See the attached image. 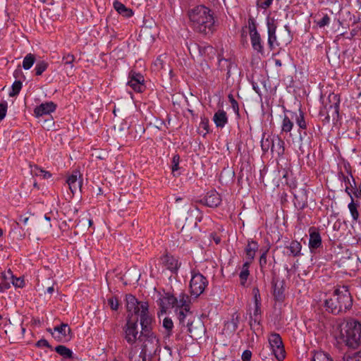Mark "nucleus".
Segmentation results:
<instances>
[{"mask_svg":"<svg viewBox=\"0 0 361 361\" xmlns=\"http://www.w3.org/2000/svg\"><path fill=\"white\" fill-rule=\"evenodd\" d=\"M189 18L194 30L204 35H209L215 30V21L212 11L200 5L189 11Z\"/></svg>","mask_w":361,"mask_h":361,"instance_id":"nucleus-1","label":"nucleus"},{"mask_svg":"<svg viewBox=\"0 0 361 361\" xmlns=\"http://www.w3.org/2000/svg\"><path fill=\"white\" fill-rule=\"evenodd\" d=\"M352 305L353 298L348 287L345 286L335 289L333 295L324 301L326 310L334 314L345 312Z\"/></svg>","mask_w":361,"mask_h":361,"instance_id":"nucleus-2","label":"nucleus"},{"mask_svg":"<svg viewBox=\"0 0 361 361\" xmlns=\"http://www.w3.org/2000/svg\"><path fill=\"white\" fill-rule=\"evenodd\" d=\"M339 339L351 349L357 348L361 344V323L350 319L340 326Z\"/></svg>","mask_w":361,"mask_h":361,"instance_id":"nucleus-3","label":"nucleus"},{"mask_svg":"<svg viewBox=\"0 0 361 361\" xmlns=\"http://www.w3.org/2000/svg\"><path fill=\"white\" fill-rule=\"evenodd\" d=\"M207 285L208 281L202 274L197 270H192L191 271L190 289L192 295L197 298L203 293Z\"/></svg>","mask_w":361,"mask_h":361,"instance_id":"nucleus-4","label":"nucleus"},{"mask_svg":"<svg viewBox=\"0 0 361 361\" xmlns=\"http://www.w3.org/2000/svg\"><path fill=\"white\" fill-rule=\"evenodd\" d=\"M268 348L277 360H283L286 357V352L282 339L279 334L273 333L269 336Z\"/></svg>","mask_w":361,"mask_h":361,"instance_id":"nucleus-5","label":"nucleus"},{"mask_svg":"<svg viewBox=\"0 0 361 361\" xmlns=\"http://www.w3.org/2000/svg\"><path fill=\"white\" fill-rule=\"evenodd\" d=\"M139 339L142 342L141 350L149 353L150 355H155L157 351L159 350V340L153 333L148 335H140Z\"/></svg>","mask_w":361,"mask_h":361,"instance_id":"nucleus-6","label":"nucleus"},{"mask_svg":"<svg viewBox=\"0 0 361 361\" xmlns=\"http://www.w3.org/2000/svg\"><path fill=\"white\" fill-rule=\"evenodd\" d=\"M141 312L138 314L140 317V325L142 331L140 335H148L152 332V318L149 314V305L146 302H142L140 304Z\"/></svg>","mask_w":361,"mask_h":361,"instance_id":"nucleus-7","label":"nucleus"},{"mask_svg":"<svg viewBox=\"0 0 361 361\" xmlns=\"http://www.w3.org/2000/svg\"><path fill=\"white\" fill-rule=\"evenodd\" d=\"M137 323V318L133 320L131 319V317H130L128 319L126 324L124 327V338L126 341L130 345L135 343L137 338L139 339V337H137L138 330Z\"/></svg>","mask_w":361,"mask_h":361,"instance_id":"nucleus-8","label":"nucleus"},{"mask_svg":"<svg viewBox=\"0 0 361 361\" xmlns=\"http://www.w3.org/2000/svg\"><path fill=\"white\" fill-rule=\"evenodd\" d=\"M128 85L137 92H142L145 89L143 75L134 71L129 73Z\"/></svg>","mask_w":361,"mask_h":361,"instance_id":"nucleus-9","label":"nucleus"},{"mask_svg":"<svg viewBox=\"0 0 361 361\" xmlns=\"http://www.w3.org/2000/svg\"><path fill=\"white\" fill-rule=\"evenodd\" d=\"M48 331L59 341L66 339L68 336L69 338H71V329L67 324L62 323L60 326H55L54 328V332L51 329H49Z\"/></svg>","mask_w":361,"mask_h":361,"instance_id":"nucleus-10","label":"nucleus"},{"mask_svg":"<svg viewBox=\"0 0 361 361\" xmlns=\"http://www.w3.org/2000/svg\"><path fill=\"white\" fill-rule=\"evenodd\" d=\"M126 309L128 312V317L130 318L133 317V314H138L141 312L140 304L142 302H138V300L135 298L133 295H126Z\"/></svg>","mask_w":361,"mask_h":361,"instance_id":"nucleus-11","label":"nucleus"},{"mask_svg":"<svg viewBox=\"0 0 361 361\" xmlns=\"http://www.w3.org/2000/svg\"><path fill=\"white\" fill-rule=\"evenodd\" d=\"M202 203L209 207H216L221 202L220 195L215 190H211L207 193L204 198L201 200Z\"/></svg>","mask_w":361,"mask_h":361,"instance_id":"nucleus-12","label":"nucleus"},{"mask_svg":"<svg viewBox=\"0 0 361 361\" xmlns=\"http://www.w3.org/2000/svg\"><path fill=\"white\" fill-rule=\"evenodd\" d=\"M177 302L178 298L170 294H166L165 296L157 301L161 313H166L167 309L174 307Z\"/></svg>","mask_w":361,"mask_h":361,"instance_id":"nucleus-13","label":"nucleus"},{"mask_svg":"<svg viewBox=\"0 0 361 361\" xmlns=\"http://www.w3.org/2000/svg\"><path fill=\"white\" fill-rule=\"evenodd\" d=\"M80 177L78 171H73L72 174L67 178L66 183L69 186L71 192L74 194L77 190H80L82 187V180H79L78 177Z\"/></svg>","mask_w":361,"mask_h":361,"instance_id":"nucleus-14","label":"nucleus"},{"mask_svg":"<svg viewBox=\"0 0 361 361\" xmlns=\"http://www.w3.org/2000/svg\"><path fill=\"white\" fill-rule=\"evenodd\" d=\"M56 108V105L53 102H45L37 106L35 109L34 113L37 117H39L54 112Z\"/></svg>","mask_w":361,"mask_h":361,"instance_id":"nucleus-15","label":"nucleus"},{"mask_svg":"<svg viewBox=\"0 0 361 361\" xmlns=\"http://www.w3.org/2000/svg\"><path fill=\"white\" fill-rule=\"evenodd\" d=\"M310 232V240L309 247L311 250H316L322 245V238L321 235L316 230L315 228L311 227L309 230Z\"/></svg>","mask_w":361,"mask_h":361,"instance_id":"nucleus-16","label":"nucleus"},{"mask_svg":"<svg viewBox=\"0 0 361 361\" xmlns=\"http://www.w3.org/2000/svg\"><path fill=\"white\" fill-rule=\"evenodd\" d=\"M219 68L221 71H226V78L228 79L231 76L232 70H235L237 66L231 59L220 58V56H219Z\"/></svg>","mask_w":361,"mask_h":361,"instance_id":"nucleus-17","label":"nucleus"},{"mask_svg":"<svg viewBox=\"0 0 361 361\" xmlns=\"http://www.w3.org/2000/svg\"><path fill=\"white\" fill-rule=\"evenodd\" d=\"M176 312L179 320V324L182 326H188V331L190 332V326L192 325V322L190 319L186 322L187 317L191 314L189 312V308L176 309Z\"/></svg>","mask_w":361,"mask_h":361,"instance_id":"nucleus-18","label":"nucleus"},{"mask_svg":"<svg viewBox=\"0 0 361 361\" xmlns=\"http://www.w3.org/2000/svg\"><path fill=\"white\" fill-rule=\"evenodd\" d=\"M161 262L167 269L172 272H176L180 267L178 259L173 256L166 255L161 258Z\"/></svg>","mask_w":361,"mask_h":361,"instance_id":"nucleus-19","label":"nucleus"},{"mask_svg":"<svg viewBox=\"0 0 361 361\" xmlns=\"http://www.w3.org/2000/svg\"><path fill=\"white\" fill-rule=\"evenodd\" d=\"M273 295L274 298L277 301H283L284 299V282L283 281L273 280Z\"/></svg>","mask_w":361,"mask_h":361,"instance_id":"nucleus-20","label":"nucleus"},{"mask_svg":"<svg viewBox=\"0 0 361 361\" xmlns=\"http://www.w3.org/2000/svg\"><path fill=\"white\" fill-rule=\"evenodd\" d=\"M251 44L255 51L261 56H264L265 52L264 49L263 41L259 34L250 36Z\"/></svg>","mask_w":361,"mask_h":361,"instance_id":"nucleus-21","label":"nucleus"},{"mask_svg":"<svg viewBox=\"0 0 361 361\" xmlns=\"http://www.w3.org/2000/svg\"><path fill=\"white\" fill-rule=\"evenodd\" d=\"M259 248V245L257 242L255 241H249L246 248H245V253H246V262L251 263L253 259H255V253L257 251Z\"/></svg>","mask_w":361,"mask_h":361,"instance_id":"nucleus-22","label":"nucleus"},{"mask_svg":"<svg viewBox=\"0 0 361 361\" xmlns=\"http://www.w3.org/2000/svg\"><path fill=\"white\" fill-rule=\"evenodd\" d=\"M213 121L217 127L223 128L228 122L226 113L224 110L217 111L214 115Z\"/></svg>","mask_w":361,"mask_h":361,"instance_id":"nucleus-23","label":"nucleus"},{"mask_svg":"<svg viewBox=\"0 0 361 361\" xmlns=\"http://www.w3.org/2000/svg\"><path fill=\"white\" fill-rule=\"evenodd\" d=\"M114 7L119 14L125 17H130L133 13L130 8H127L123 4L117 1L114 3Z\"/></svg>","mask_w":361,"mask_h":361,"instance_id":"nucleus-24","label":"nucleus"},{"mask_svg":"<svg viewBox=\"0 0 361 361\" xmlns=\"http://www.w3.org/2000/svg\"><path fill=\"white\" fill-rule=\"evenodd\" d=\"M8 275L2 274L1 279L0 281V293L4 292L6 290L11 287V280L13 279V276L11 271L8 272Z\"/></svg>","mask_w":361,"mask_h":361,"instance_id":"nucleus-25","label":"nucleus"},{"mask_svg":"<svg viewBox=\"0 0 361 361\" xmlns=\"http://www.w3.org/2000/svg\"><path fill=\"white\" fill-rule=\"evenodd\" d=\"M287 248L289 250L290 255L293 257H298L302 255V245L297 240L291 241V243H290L289 246L287 247Z\"/></svg>","mask_w":361,"mask_h":361,"instance_id":"nucleus-26","label":"nucleus"},{"mask_svg":"<svg viewBox=\"0 0 361 361\" xmlns=\"http://www.w3.org/2000/svg\"><path fill=\"white\" fill-rule=\"evenodd\" d=\"M162 326L165 330L164 331V338H169L172 335L173 329V322L172 319L169 317H165L163 320Z\"/></svg>","mask_w":361,"mask_h":361,"instance_id":"nucleus-27","label":"nucleus"},{"mask_svg":"<svg viewBox=\"0 0 361 361\" xmlns=\"http://www.w3.org/2000/svg\"><path fill=\"white\" fill-rule=\"evenodd\" d=\"M251 263H249V262H245L243 264V267H242V270L239 274V277H240V284L243 286H245V283L247 281V279L250 275V271H249V267H250V264Z\"/></svg>","mask_w":361,"mask_h":361,"instance_id":"nucleus-28","label":"nucleus"},{"mask_svg":"<svg viewBox=\"0 0 361 361\" xmlns=\"http://www.w3.org/2000/svg\"><path fill=\"white\" fill-rule=\"evenodd\" d=\"M55 351L64 358H72L73 352L65 345H58L55 348Z\"/></svg>","mask_w":361,"mask_h":361,"instance_id":"nucleus-29","label":"nucleus"},{"mask_svg":"<svg viewBox=\"0 0 361 361\" xmlns=\"http://www.w3.org/2000/svg\"><path fill=\"white\" fill-rule=\"evenodd\" d=\"M188 302V295L182 293L179 295V298L178 299V302L176 303L175 307H176L177 309L189 308Z\"/></svg>","mask_w":361,"mask_h":361,"instance_id":"nucleus-30","label":"nucleus"},{"mask_svg":"<svg viewBox=\"0 0 361 361\" xmlns=\"http://www.w3.org/2000/svg\"><path fill=\"white\" fill-rule=\"evenodd\" d=\"M35 56L31 53L27 54L23 59V68L25 70H29L35 61Z\"/></svg>","mask_w":361,"mask_h":361,"instance_id":"nucleus-31","label":"nucleus"},{"mask_svg":"<svg viewBox=\"0 0 361 361\" xmlns=\"http://www.w3.org/2000/svg\"><path fill=\"white\" fill-rule=\"evenodd\" d=\"M312 361H333L329 354L319 351L314 353Z\"/></svg>","mask_w":361,"mask_h":361,"instance_id":"nucleus-32","label":"nucleus"},{"mask_svg":"<svg viewBox=\"0 0 361 361\" xmlns=\"http://www.w3.org/2000/svg\"><path fill=\"white\" fill-rule=\"evenodd\" d=\"M293 123L287 116H285L281 124V131L283 133H289L293 129Z\"/></svg>","mask_w":361,"mask_h":361,"instance_id":"nucleus-33","label":"nucleus"},{"mask_svg":"<svg viewBox=\"0 0 361 361\" xmlns=\"http://www.w3.org/2000/svg\"><path fill=\"white\" fill-rule=\"evenodd\" d=\"M284 142L283 140L276 137L275 138V152L278 156H281L284 154Z\"/></svg>","mask_w":361,"mask_h":361,"instance_id":"nucleus-34","label":"nucleus"},{"mask_svg":"<svg viewBox=\"0 0 361 361\" xmlns=\"http://www.w3.org/2000/svg\"><path fill=\"white\" fill-rule=\"evenodd\" d=\"M247 27H248V30H249L250 37L252 36V35H255L259 34L257 32V30L255 20L252 16H250L248 18V25H247Z\"/></svg>","mask_w":361,"mask_h":361,"instance_id":"nucleus-35","label":"nucleus"},{"mask_svg":"<svg viewBox=\"0 0 361 361\" xmlns=\"http://www.w3.org/2000/svg\"><path fill=\"white\" fill-rule=\"evenodd\" d=\"M22 88V82L20 80H16L12 85V91L9 93L10 97H15L18 95Z\"/></svg>","mask_w":361,"mask_h":361,"instance_id":"nucleus-36","label":"nucleus"},{"mask_svg":"<svg viewBox=\"0 0 361 361\" xmlns=\"http://www.w3.org/2000/svg\"><path fill=\"white\" fill-rule=\"evenodd\" d=\"M48 67V63L44 61L38 62L35 68V74L37 75H41L44 71H46V69Z\"/></svg>","mask_w":361,"mask_h":361,"instance_id":"nucleus-37","label":"nucleus"},{"mask_svg":"<svg viewBox=\"0 0 361 361\" xmlns=\"http://www.w3.org/2000/svg\"><path fill=\"white\" fill-rule=\"evenodd\" d=\"M348 209L350 212L351 216L353 220L357 221L359 217V213L357 209V206L355 204L353 199L352 198V201L348 204Z\"/></svg>","mask_w":361,"mask_h":361,"instance_id":"nucleus-38","label":"nucleus"},{"mask_svg":"<svg viewBox=\"0 0 361 361\" xmlns=\"http://www.w3.org/2000/svg\"><path fill=\"white\" fill-rule=\"evenodd\" d=\"M270 144H272V137L269 136L267 138L262 137L261 140V147L264 152H267L269 149Z\"/></svg>","mask_w":361,"mask_h":361,"instance_id":"nucleus-39","label":"nucleus"},{"mask_svg":"<svg viewBox=\"0 0 361 361\" xmlns=\"http://www.w3.org/2000/svg\"><path fill=\"white\" fill-rule=\"evenodd\" d=\"M267 42H268V46H269L270 50H273L276 46L279 45V43L277 42V39H276V33L268 34Z\"/></svg>","mask_w":361,"mask_h":361,"instance_id":"nucleus-40","label":"nucleus"},{"mask_svg":"<svg viewBox=\"0 0 361 361\" xmlns=\"http://www.w3.org/2000/svg\"><path fill=\"white\" fill-rule=\"evenodd\" d=\"M329 99L330 101H334V104L330 105V108H334V111L336 114H338V109H339V99L338 98V96L336 94H332L329 96Z\"/></svg>","mask_w":361,"mask_h":361,"instance_id":"nucleus-41","label":"nucleus"},{"mask_svg":"<svg viewBox=\"0 0 361 361\" xmlns=\"http://www.w3.org/2000/svg\"><path fill=\"white\" fill-rule=\"evenodd\" d=\"M340 178L343 180L345 186L350 185V187H353V185L355 186V181L352 174H350V176H346L343 173H341Z\"/></svg>","mask_w":361,"mask_h":361,"instance_id":"nucleus-42","label":"nucleus"},{"mask_svg":"<svg viewBox=\"0 0 361 361\" xmlns=\"http://www.w3.org/2000/svg\"><path fill=\"white\" fill-rule=\"evenodd\" d=\"M267 25L268 34L276 33L277 25H276L274 19L268 18L267 22Z\"/></svg>","mask_w":361,"mask_h":361,"instance_id":"nucleus-43","label":"nucleus"},{"mask_svg":"<svg viewBox=\"0 0 361 361\" xmlns=\"http://www.w3.org/2000/svg\"><path fill=\"white\" fill-rule=\"evenodd\" d=\"M343 361H361V350L343 357Z\"/></svg>","mask_w":361,"mask_h":361,"instance_id":"nucleus-44","label":"nucleus"},{"mask_svg":"<svg viewBox=\"0 0 361 361\" xmlns=\"http://www.w3.org/2000/svg\"><path fill=\"white\" fill-rule=\"evenodd\" d=\"M259 317L250 316V326L251 329L254 331H255L256 329H257L259 328Z\"/></svg>","mask_w":361,"mask_h":361,"instance_id":"nucleus-45","label":"nucleus"},{"mask_svg":"<svg viewBox=\"0 0 361 361\" xmlns=\"http://www.w3.org/2000/svg\"><path fill=\"white\" fill-rule=\"evenodd\" d=\"M179 163H180V156L178 154H176L173 157L172 159V172L174 176H176L175 172L179 169Z\"/></svg>","mask_w":361,"mask_h":361,"instance_id":"nucleus-46","label":"nucleus"},{"mask_svg":"<svg viewBox=\"0 0 361 361\" xmlns=\"http://www.w3.org/2000/svg\"><path fill=\"white\" fill-rule=\"evenodd\" d=\"M296 123L299 126V127L302 129H305L307 126L304 118L303 113L300 111L299 115H296Z\"/></svg>","mask_w":361,"mask_h":361,"instance_id":"nucleus-47","label":"nucleus"},{"mask_svg":"<svg viewBox=\"0 0 361 361\" xmlns=\"http://www.w3.org/2000/svg\"><path fill=\"white\" fill-rule=\"evenodd\" d=\"M273 0H257V6L262 9L268 8L272 4Z\"/></svg>","mask_w":361,"mask_h":361,"instance_id":"nucleus-48","label":"nucleus"},{"mask_svg":"<svg viewBox=\"0 0 361 361\" xmlns=\"http://www.w3.org/2000/svg\"><path fill=\"white\" fill-rule=\"evenodd\" d=\"M164 58L165 59L166 56H159L156 61L154 62V66L155 68V70L159 71L162 68H164Z\"/></svg>","mask_w":361,"mask_h":361,"instance_id":"nucleus-49","label":"nucleus"},{"mask_svg":"<svg viewBox=\"0 0 361 361\" xmlns=\"http://www.w3.org/2000/svg\"><path fill=\"white\" fill-rule=\"evenodd\" d=\"M108 305L112 310H117L119 307L118 300L116 297H111L108 299Z\"/></svg>","mask_w":361,"mask_h":361,"instance_id":"nucleus-50","label":"nucleus"},{"mask_svg":"<svg viewBox=\"0 0 361 361\" xmlns=\"http://www.w3.org/2000/svg\"><path fill=\"white\" fill-rule=\"evenodd\" d=\"M252 295L254 297L255 304H261V296L259 290L257 287H254L252 288Z\"/></svg>","mask_w":361,"mask_h":361,"instance_id":"nucleus-51","label":"nucleus"},{"mask_svg":"<svg viewBox=\"0 0 361 361\" xmlns=\"http://www.w3.org/2000/svg\"><path fill=\"white\" fill-rule=\"evenodd\" d=\"M154 355H150L149 353L145 352L141 350L139 357L141 358L142 361H152V357Z\"/></svg>","mask_w":361,"mask_h":361,"instance_id":"nucleus-52","label":"nucleus"},{"mask_svg":"<svg viewBox=\"0 0 361 361\" xmlns=\"http://www.w3.org/2000/svg\"><path fill=\"white\" fill-rule=\"evenodd\" d=\"M228 97L229 102L231 104V106H232L233 111L235 112L238 113L239 111V107H238V104L237 101L234 99L233 94H228Z\"/></svg>","mask_w":361,"mask_h":361,"instance_id":"nucleus-53","label":"nucleus"},{"mask_svg":"<svg viewBox=\"0 0 361 361\" xmlns=\"http://www.w3.org/2000/svg\"><path fill=\"white\" fill-rule=\"evenodd\" d=\"M7 111V103L6 102L0 103V121L6 116Z\"/></svg>","mask_w":361,"mask_h":361,"instance_id":"nucleus-54","label":"nucleus"},{"mask_svg":"<svg viewBox=\"0 0 361 361\" xmlns=\"http://www.w3.org/2000/svg\"><path fill=\"white\" fill-rule=\"evenodd\" d=\"M330 22V18L328 15H325L320 20L317 22V25L320 27H323L329 25Z\"/></svg>","mask_w":361,"mask_h":361,"instance_id":"nucleus-55","label":"nucleus"},{"mask_svg":"<svg viewBox=\"0 0 361 361\" xmlns=\"http://www.w3.org/2000/svg\"><path fill=\"white\" fill-rule=\"evenodd\" d=\"M75 60V56L73 54H68L67 55L63 57V61L65 64L71 65Z\"/></svg>","mask_w":361,"mask_h":361,"instance_id":"nucleus-56","label":"nucleus"},{"mask_svg":"<svg viewBox=\"0 0 361 361\" xmlns=\"http://www.w3.org/2000/svg\"><path fill=\"white\" fill-rule=\"evenodd\" d=\"M267 251L264 252L259 258V265L262 269H263L267 264Z\"/></svg>","mask_w":361,"mask_h":361,"instance_id":"nucleus-57","label":"nucleus"},{"mask_svg":"<svg viewBox=\"0 0 361 361\" xmlns=\"http://www.w3.org/2000/svg\"><path fill=\"white\" fill-rule=\"evenodd\" d=\"M36 345L38 347H46L48 348H51V346L49 345V342L46 339H40L37 342Z\"/></svg>","mask_w":361,"mask_h":361,"instance_id":"nucleus-58","label":"nucleus"},{"mask_svg":"<svg viewBox=\"0 0 361 361\" xmlns=\"http://www.w3.org/2000/svg\"><path fill=\"white\" fill-rule=\"evenodd\" d=\"M252 353L250 350H245L242 355L243 361H250Z\"/></svg>","mask_w":361,"mask_h":361,"instance_id":"nucleus-59","label":"nucleus"},{"mask_svg":"<svg viewBox=\"0 0 361 361\" xmlns=\"http://www.w3.org/2000/svg\"><path fill=\"white\" fill-rule=\"evenodd\" d=\"M261 304H255V310L252 314H250V316L254 317H259L261 314V309H260Z\"/></svg>","mask_w":361,"mask_h":361,"instance_id":"nucleus-60","label":"nucleus"},{"mask_svg":"<svg viewBox=\"0 0 361 361\" xmlns=\"http://www.w3.org/2000/svg\"><path fill=\"white\" fill-rule=\"evenodd\" d=\"M269 348H263L261 352L259 353V355L262 357V359L265 360L268 358V355H269Z\"/></svg>","mask_w":361,"mask_h":361,"instance_id":"nucleus-61","label":"nucleus"},{"mask_svg":"<svg viewBox=\"0 0 361 361\" xmlns=\"http://www.w3.org/2000/svg\"><path fill=\"white\" fill-rule=\"evenodd\" d=\"M44 171L42 169L38 168L37 166H35L34 169H31V173H33L35 176H42V173H44Z\"/></svg>","mask_w":361,"mask_h":361,"instance_id":"nucleus-62","label":"nucleus"},{"mask_svg":"<svg viewBox=\"0 0 361 361\" xmlns=\"http://www.w3.org/2000/svg\"><path fill=\"white\" fill-rule=\"evenodd\" d=\"M11 282L13 284V286L16 287H22L23 283V281L21 280L20 279H16V280L13 279Z\"/></svg>","mask_w":361,"mask_h":361,"instance_id":"nucleus-63","label":"nucleus"},{"mask_svg":"<svg viewBox=\"0 0 361 361\" xmlns=\"http://www.w3.org/2000/svg\"><path fill=\"white\" fill-rule=\"evenodd\" d=\"M20 221H21L23 222V224L24 225L27 224L28 221H29V217L27 216H20Z\"/></svg>","mask_w":361,"mask_h":361,"instance_id":"nucleus-64","label":"nucleus"}]
</instances>
